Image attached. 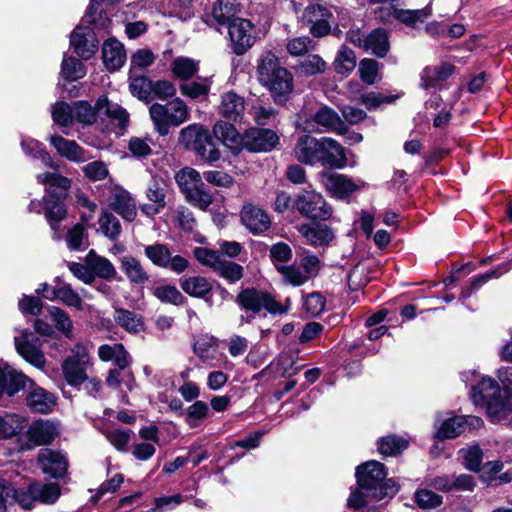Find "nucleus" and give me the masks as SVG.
I'll list each match as a JSON object with an SVG mask.
<instances>
[{
	"label": "nucleus",
	"mask_w": 512,
	"mask_h": 512,
	"mask_svg": "<svg viewBox=\"0 0 512 512\" xmlns=\"http://www.w3.org/2000/svg\"><path fill=\"white\" fill-rule=\"evenodd\" d=\"M295 151L297 159L308 165L321 163L330 169H343L348 162L344 147L330 137L317 139L303 135L298 139Z\"/></svg>",
	"instance_id": "nucleus-1"
},
{
	"label": "nucleus",
	"mask_w": 512,
	"mask_h": 512,
	"mask_svg": "<svg viewBox=\"0 0 512 512\" xmlns=\"http://www.w3.org/2000/svg\"><path fill=\"white\" fill-rule=\"evenodd\" d=\"M178 146L208 165H213L221 158V152L210 129L201 123H192L182 128L178 136Z\"/></svg>",
	"instance_id": "nucleus-2"
},
{
	"label": "nucleus",
	"mask_w": 512,
	"mask_h": 512,
	"mask_svg": "<svg viewBox=\"0 0 512 512\" xmlns=\"http://www.w3.org/2000/svg\"><path fill=\"white\" fill-rule=\"evenodd\" d=\"M356 478L358 487L365 490L374 500L391 498L398 492V486L392 479H386L385 468L378 461L372 460L358 466Z\"/></svg>",
	"instance_id": "nucleus-3"
},
{
	"label": "nucleus",
	"mask_w": 512,
	"mask_h": 512,
	"mask_svg": "<svg viewBox=\"0 0 512 512\" xmlns=\"http://www.w3.org/2000/svg\"><path fill=\"white\" fill-rule=\"evenodd\" d=\"M149 113L160 136H167L171 127H179L190 119V110L179 97L172 99L168 104L153 103L149 107Z\"/></svg>",
	"instance_id": "nucleus-4"
},
{
	"label": "nucleus",
	"mask_w": 512,
	"mask_h": 512,
	"mask_svg": "<svg viewBox=\"0 0 512 512\" xmlns=\"http://www.w3.org/2000/svg\"><path fill=\"white\" fill-rule=\"evenodd\" d=\"M236 300L242 309L254 314H259L262 310L274 316L288 312V307L281 305L270 292L255 287L242 289Z\"/></svg>",
	"instance_id": "nucleus-5"
},
{
	"label": "nucleus",
	"mask_w": 512,
	"mask_h": 512,
	"mask_svg": "<svg viewBox=\"0 0 512 512\" xmlns=\"http://www.w3.org/2000/svg\"><path fill=\"white\" fill-rule=\"evenodd\" d=\"M292 210L313 220H329L332 216V207L327 203L322 194L314 190L303 189L294 198Z\"/></svg>",
	"instance_id": "nucleus-6"
},
{
	"label": "nucleus",
	"mask_w": 512,
	"mask_h": 512,
	"mask_svg": "<svg viewBox=\"0 0 512 512\" xmlns=\"http://www.w3.org/2000/svg\"><path fill=\"white\" fill-rule=\"evenodd\" d=\"M91 358L85 345L77 343L71 349V354L62 363L64 379L71 386L81 385L88 379L87 369Z\"/></svg>",
	"instance_id": "nucleus-7"
},
{
	"label": "nucleus",
	"mask_w": 512,
	"mask_h": 512,
	"mask_svg": "<svg viewBox=\"0 0 512 512\" xmlns=\"http://www.w3.org/2000/svg\"><path fill=\"white\" fill-rule=\"evenodd\" d=\"M471 397L476 405L486 407L492 417H496L504 410V401L501 396L500 386L490 377H483L481 381L472 388Z\"/></svg>",
	"instance_id": "nucleus-8"
},
{
	"label": "nucleus",
	"mask_w": 512,
	"mask_h": 512,
	"mask_svg": "<svg viewBox=\"0 0 512 512\" xmlns=\"http://www.w3.org/2000/svg\"><path fill=\"white\" fill-rule=\"evenodd\" d=\"M278 144L279 136L274 130L264 127H251L244 132L241 147H237V151L233 149L232 152L237 154L240 149L250 153L271 152Z\"/></svg>",
	"instance_id": "nucleus-9"
},
{
	"label": "nucleus",
	"mask_w": 512,
	"mask_h": 512,
	"mask_svg": "<svg viewBox=\"0 0 512 512\" xmlns=\"http://www.w3.org/2000/svg\"><path fill=\"white\" fill-rule=\"evenodd\" d=\"M227 28L230 47L235 55L242 56L254 46L256 36L252 34V31L255 25L251 20L238 18L229 23Z\"/></svg>",
	"instance_id": "nucleus-10"
},
{
	"label": "nucleus",
	"mask_w": 512,
	"mask_h": 512,
	"mask_svg": "<svg viewBox=\"0 0 512 512\" xmlns=\"http://www.w3.org/2000/svg\"><path fill=\"white\" fill-rule=\"evenodd\" d=\"M325 220H313L300 225L298 231L314 247H328L335 238L333 229L323 223Z\"/></svg>",
	"instance_id": "nucleus-11"
},
{
	"label": "nucleus",
	"mask_w": 512,
	"mask_h": 512,
	"mask_svg": "<svg viewBox=\"0 0 512 512\" xmlns=\"http://www.w3.org/2000/svg\"><path fill=\"white\" fill-rule=\"evenodd\" d=\"M38 337L33 332L24 330L21 335L15 337L17 352L30 364L37 368L45 365V357L37 347Z\"/></svg>",
	"instance_id": "nucleus-12"
},
{
	"label": "nucleus",
	"mask_w": 512,
	"mask_h": 512,
	"mask_svg": "<svg viewBox=\"0 0 512 512\" xmlns=\"http://www.w3.org/2000/svg\"><path fill=\"white\" fill-rule=\"evenodd\" d=\"M37 181L45 185L44 196L47 198L67 199L69 197V190L72 186V180L57 172H44L37 175Z\"/></svg>",
	"instance_id": "nucleus-13"
},
{
	"label": "nucleus",
	"mask_w": 512,
	"mask_h": 512,
	"mask_svg": "<svg viewBox=\"0 0 512 512\" xmlns=\"http://www.w3.org/2000/svg\"><path fill=\"white\" fill-rule=\"evenodd\" d=\"M58 435L57 427L49 420H38L30 424L26 431L27 449L48 445Z\"/></svg>",
	"instance_id": "nucleus-14"
},
{
	"label": "nucleus",
	"mask_w": 512,
	"mask_h": 512,
	"mask_svg": "<svg viewBox=\"0 0 512 512\" xmlns=\"http://www.w3.org/2000/svg\"><path fill=\"white\" fill-rule=\"evenodd\" d=\"M240 218L241 223L254 235L268 230L271 226L268 214L263 209L250 203L243 205Z\"/></svg>",
	"instance_id": "nucleus-15"
},
{
	"label": "nucleus",
	"mask_w": 512,
	"mask_h": 512,
	"mask_svg": "<svg viewBox=\"0 0 512 512\" xmlns=\"http://www.w3.org/2000/svg\"><path fill=\"white\" fill-rule=\"evenodd\" d=\"M261 86L270 92L276 105L282 106L285 105L291 97L294 89V78L292 73L286 70V75L281 73Z\"/></svg>",
	"instance_id": "nucleus-16"
},
{
	"label": "nucleus",
	"mask_w": 512,
	"mask_h": 512,
	"mask_svg": "<svg viewBox=\"0 0 512 512\" xmlns=\"http://www.w3.org/2000/svg\"><path fill=\"white\" fill-rule=\"evenodd\" d=\"M102 60L109 72L120 70L126 62L124 45L115 37L106 39L102 45Z\"/></svg>",
	"instance_id": "nucleus-17"
},
{
	"label": "nucleus",
	"mask_w": 512,
	"mask_h": 512,
	"mask_svg": "<svg viewBox=\"0 0 512 512\" xmlns=\"http://www.w3.org/2000/svg\"><path fill=\"white\" fill-rule=\"evenodd\" d=\"M37 461L42 472L54 478L62 476L67 469L66 457L61 452L52 449H41Z\"/></svg>",
	"instance_id": "nucleus-18"
},
{
	"label": "nucleus",
	"mask_w": 512,
	"mask_h": 512,
	"mask_svg": "<svg viewBox=\"0 0 512 512\" xmlns=\"http://www.w3.org/2000/svg\"><path fill=\"white\" fill-rule=\"evenodd\" d=\"M456 71V66L450 62H441L437 66H426L420 74V87L423 90L435 88L437 83L448 80Z\"/></svg>",
	"instance_id": "nucleus-19"
},
{
	"label": "nucleus",
	"mask_w": 512,
	"mask_h": 512,
	"mask_svg": "<svg viewBox=\"0 0 512 512\" xmlns=\"http://www.w3.org/2000/svg\"><path fill=\"white\" fill-rule=\"evenodd\" d=\"M43 197V214L49 224L51 230L57 232L60 228L61 222L66 220L68 216V207L66 205L67 199Z\"/></svg>",
	"instance_id": "nucleus-20"
},
{
	"label": "nucleus",
	"mask_w": 512,
	"mask_h": 512,
	"mask_svg": "<svg viewBox=\"0 0 512 512\" xmlns=\"http://www.w3.org/2000/svg\"><path fill=\"white\" fill-rule=\"evenodd\" d=\"M287 68L283 67L280 59L272 51H266L258 60L257 77L260 85L265 84L281 73L286 75Z\"/></svg>",
	"instance_id": "nucleus-21"
},
{
	"label": "nucleus",
	"mask_w": 512,
	"mask_h": 512,
	"mask_svg": "<svg viewBox=\"0 0 512 512\" xmlns=\"http://www.w3.org/2000/svg\"><path fill=\"white\" fill-rule=\"evenodd\" d=\"M50 144L61 157L75 163L85 160V150L75 140L66 139L60 135H53Z\"/></svg>",
	"instance_id": "nucleus-22"
},
{
	"label": "nucleus",
	"mask_w": 512,
	"mask_h": 512,
	"mask_svg": "<svg viewBox=\"0 0 512 512\" xmlns=\"http://www.w3.org/2000/svg\"><path fill=\"white\" fill-rule=\"evenodd\" d=\"M322 176L328 181L327 187L335 194L337 198H349L356 190L358 185L347 175L323 172Z\"/></svg>",
	"instance_id": "nucleus-23"
},
{
	"label": "nucleus",
	"mask_w": 512,
	"mask_h": 512,
	"mask_svg": "<svg viewBox=\"0 0 512 512\" xmlns=\"http://www.w3.org/2000/svg\"><path fill=\"white\" fill-rule=\"evenodd\" d=\"M30 392L27 396V405L37 413L47 414L52 411L56 404L55 397L45 389L35 386H29Z\"/></svg>",
	"instance_id": "nucleus-24"
},
{
	"label": "nucleus",
	"mask_w": 512,
	"mask_h": 512,
	"mask_svg": "<svg viewBox=\"0 0 512 512\" xmlns=\"http://www.w3.org/2000/svg\"><path fill=\"white\" fill-rule=\"evenodd\" d=\"M364 48L378 58H384L390 50L389 35L385 28L373 29L364 39Z\"/></svg>",
	"instance_id": "nucleus-25"
},
{
	"label": "nucleus",
	"mask_w": 512,
	"mask_h": 512,
	"mask_svg": "<svg viewBox=\"0 0 512 512\" xmlns=\"http://www.w3.org/2000/svg\"><path fill=\"white\" fill-rule=\"evenodd\" d=\"M244 109V98L234 91H228L222 96L219 113L227 120L238 121L242 118Z\"/></svg>",
	"instance_id": "nucleus-26"
},
{
	"label": "nucleus",
	"mask_w": 512,
	"mask_h": 512,
	"mask_svg": "<svg viewBox=\"0 0 512 512\" xmlns=\"http://www.w3.org/2000/svg\"><path fill=\"white\" fill-rule=\"evenodd\" d=\"M109 207L127 222H132L136 218L137 210L135 202L130 193L123 188H120V192L115 194Z\"/></svg>",
	"instance_id": "nucleus-27"
},
{
	"label": "nucleus",
	"mask_w": 512,
	"mask_h": 512,
	"mask_svg": "<svg viewBox=\"0 0 512 512\" xmlns=\"http://www.w3.org/2000/svg\"><path fill=\"white\" fill-rule=\"evenodd\" d=\"M508 270L507 264H501L486 273L476 275L472 277L469 283L464 286L459 295V300L465 301L470 298L474 291L481 288L485 283H487L492 278L500 277L504 272Z\"/></svg>",
	"instance_id": "nucleus-28"
},
{
	"label": "nucleus",
	"mask_w": 512,
	"mask_h": 512,
	"mask_svg": "<svg viewBox=\"0 0 512 512\" xmlns=\"http://www.w3.org/2000/svg\"><path fill=\"white\" fill-rule=\"evenodd\" d=\"M120 267L131 284L143 285L149 280L148 273L145 271L140 261L132 255L121 257Z\"/></svg>",
	"instance_id": "nucleus-29"
},
{
	"label": "nucleus",
	"mask_w": 512,
	"mask_h": 512,
	"mask_svg": "<svg viewBox=\"0 0 512 512\" xmlns=\"http://www.w3.org/2000/svg\"><path fill=\"white\" fill-rule=\"evenodd\" d=\"M210 131L215 142L217 140L225 146H228V143L241 146L243 135L229 121H217Z\"/></svg>",
	"instance_id": "nucleus-30"
},
{
	"label": "nucleus",
	"mask_w": 512,
	"mask_h": 512,
	"mask_svg": "<svg viewBox=\"0 0 512 512\" xmlns=\"http://www.w3.org/2000/svg\"><path fill=\"white\" fill-rule=\"evenodd\" d=\"M238 6L237 0H218L213 5L212 17L217 24L229 26V23L239 18L236 16Z\"/></svg>",
	"instance_id": "nucleus-31"
},
{
	"label": "nucleus",
	"mask_w": 512,
	"mask_h": 512,
	"mask_svg": "<svg viewBox=\"0 0 512 512\" xmlns=\"http://www.w3.org/2000/svg\"><path fill=\"white\" fill-rule=\"evenodd\" d=\"M335 123H340L339 114L328 105H322L310 119H306V129L314 127V124L331 129Z\"/></svg>",
	"instance_id": "nucleus-32"
},
{
	"label": "nucleus",
	"mask_w": 512,
	"mask_h": 512,
	"mask_svg": "<svg viewBox=\"0 0 512 512\" xmlns=\"http://www.w3.org/2000/svg\"><path fill=\"white\" fill-rule=\"evenodd\" d=\"M333 66L337 74L348 76L356 67L355 52L350 47L342 45L337 52Z\"/></svg>",
	"instance_id": "nucleus-33"
},
{
	"label": "nucleus",
	"mask_w": 512,
	"mask_h": 512,
	"mask_svg": "<svg viewBox=\"0 0 512 512\" xmlns=\"http://www.w3.org/2000/svg\"><path fill=\"white\" fill-rule=\"evenodd\" d=\"M182 290L196 298H204L212 290V285L202 276L188 277L180 281Z\"/></svg>",
	"instance_id": "nucleus-34"
},
{
	"label": "nucleus",
	"mask_w": 512,
	"mask_h": 512,
	"mask_svg": "<svg viewBox=\"0 0 512 512\" xmlns=\"http://www.w3.org/2000/svg\"><path fill=\"white\" fill-rule=\"evenodd\" d=\"M30 493L34 495L37 501L53 504L60 496V487L56 483L33 482L30 484Z\"/></svg>",
	"instance_id": "nucleus-35"
},
{
	"label": "nucleus",
	"mask_w": 512,
	"mask_h": 512,
	"mask_svg": "<svg viewBox=\"0 0 512 512\" xmlns=\"http://www.w3.org/2000/svg\"><path fill=\"white\" fill-rule=\"evenodd\" d=\"M465 432L464 416H454L445 419L437 429L436 437L438 439H452Z\"/></svg>",
	"instance_id": "nucleus-36"
},
{
	"label": "nucleus",
	"mask_w": 512,
	"mask_h": 512,
	"mask_svg": "<svg viewBox=\"0 0 512 512\" xmlns=\"http://www.w3.org/2000/svg\"><path fill=\"white\" fill-rule=\"evenodd\" d=\"M33 326L38 335L48 338H56L59 333L70 337L72 332V322H34Z\"/></svg>",
	"instance_id": "nucleus-37"
},
{
	"label": "nucleus",
	"mask_w": 512,
	"mask_h": 512,
	"mask_svg": "<svg viewBox=\"0 0 512 512\" xmlns=\"http://www.w3.org/2000/svg\"><path fill=\"white\" fill-rule=\"evenodd\" d=\"M87 73L86 66L76 57L64 58L61 64V75L66 82H74L83 78Z\"/></svg>",
	"instance_id": "nucleus-38"
},
{
	"label": "nucleus",
	"mask_w": 512,
	"mask_h": 512,
	"mask_svg": "<svg viewBox=\"0 0 512 512\" xmlns=\"http://www.w3.org/2000/svg\"><path fill=\"white\" fill-rule=\"evenodd\" d=\"M182 193L187 202L202 211H206L213 203V195L205 189V186L186 188Z\"/></svg>",
	"instance_id": "nucleus-39"
},
{
	"label": "nucleus",
	"mask_w": 512,
	"mask_h": 512,
	"mask_svg": "<svg viewBox=\"0 0 512 512\" xmlns=\"http://www.w3.org/2000/svg\"><path fill=\"white\" fill-rule=\"evenodd\" d=\"M171 70L175 78L187 81L198 72V65L191 58L177 57L172 62Z\"/></svg>",
	"instance_id": "nucleus-40"
},
{
	"label": "nucleus",
	"mask_w": 512,
	"mask_h": 512,
	"mask_svg": "<svg viewBox=\"0 0 512 512\" xmlns=\"http://www.w3.org/2000/svg\"><path fill=\"white\" fill-rule=\"evenodd\" d=\"M18 308L24 317H35L34 320H41L39 316L42 314L44 303L37 295L23 294L18 301Z\"/></svg>",
	"instance_id": "nucleus-41"
},
{
	"label": "nucleus",
	"mask_w": 512,
	"mask_h": 512,
	"mask_svg": "<svg viewBox=\"0 0 512 512\" xmlns=\"http://www.w3.org/2000/svg\"><path fill=\"white\" fill-rule=\"evenodd\" d=\"M99 225L102 233L111 241H117L122 227L120 221L110 211L104 210L99 217Z\"/></svg>",
	"instance_id": "nucleus-42"
},
{
	"label": "nucleus",
	"mask_w": 512,
	"mask_h": 512,
	"mask_svg": "<svg viewBox=\"0 0 512 512\" xmlns=\"http://www.w3.org/2000/svg\"><path fill=\"white\" fill-rule=\"evenodd\" d=\"M146 257L155 265L161 268H168L171 252L166 244L155 243L145 247Z\"/></svg>",
	"instance_id": "nucleus-43"
},
{
	"label": "nucleus",
	"mask_w": 512,
	"mask_h": 512,
	"mask_svg": "<svg viewBox=\"0 0 512 512\" xmlns=\"http://www.w3.org/2000/svg\"><path fill=\"white\" fill-rule=\"evenodd\" d=\"M295 68L305 76H315L323 74L326 71L327 64L319 55L310 54Z\"/></svg>",
	"instance_id": "nucleus-44"
},
{
	"label": "nucleus",
	"mask_w": 512,
	"mask_h": 512,
	"mask_svg": "<svg viewBox=\"0 0 512 512\" xmlns=\"http://www.w3.org/2000/svg\"><path fill=\"white\" fill-rule=\"evenodd\" d=\"M155 81L146 75L138 76L130 84V91L134 96L145 103H149Z\"/></svg>",
	"instance_id": "nucleus-45"
},
{
	"label": "nucleus",
	"mask_w": 512,
	"mask_h": 512,
	"mask_svg": "<svg viewBox=\"0 0 512 512\" xmlns=\"http://www.w3.org/2000/svg\"><path fill=\"white\" fill-rule=\"evenodd\" d=\"M217 347V339L209 335L198 336L193 344L194 353L204 362L213 360L214 355L210 354L211 350Z\"/></svg>",
	"instance_id": "nucleus-46"
},
{
	"label": "nucleus",
	"mask_w": 512,
	"mask_h": 512,
	"mask_svg": "<svg viewBox=\"0 0 512 512\" xmlns=\"http://www.w3.org/2000/svg\"><path fill=\"white\" fill-rule=\"evenodd\" d=\"M154 296L162 303H169L176 306L184 305L187 301L181 292L173 285H162L154 289Z\"/></svg>",
	"instance_id": "nucleus-47"
},
{
	"label": "nucleus",
	"mask_w": 512,
	"mask_h": 512,
	"mask_svg": "<svg viewBox=\"0 0 512 512\" xmlns=\"http://www.w3.org/2000/svg\"><path fill=\"white\" fill-rule=\"evenodd\" d=\"M89 267L93 271V281L95 280V276L105 280H111L117 275L116 269L111 261L102 256L93 259V261H89Z\"/></svg>",
	"instance_id": "nucleus-48"
},
{
	"label": "nucleus",
	"mask_w": 512,
	"mask_h": 512,
	"mask_svg": "<svg viewBox=\"0 0 512 512\" xmlns=\"http://www.w3.org/2000/svg\"><path fill=\"white\" fill-rule=\"evenodd\" d=\"M23 419L16 414L0 417V439H8L21 431Z\"/></svg>",
	"instance_id": "nucleus-49"
},
{
	"label": "nucleus",
	"mask_w": 512,
	"mask_h": 512,
	"mask_svg": "<svg viewBox=\"0 0 512 512\" xmlns=\"http://www.w3.org/2000/svg\"><path fill=\"white\" fill-rule=\"evenodd\" d=\"M408 447V441L396 436L383 437L378 443L382 455L395 456Z\"/></svg>",
	"instance_id": "nucleus-50"
},
{
	"label": "nucleus",
	"mask_w": 512,
	"mask_h": 512,
	"mask_svg": "<svg viewBox=\"0 0 512 512\" xmlns=\"http://www.w3.org/2000/svg\"><path fill=\"white\" fill-rule=\"evenodd\" d=\"M215 272H218L221 277L228 280L230 283H235L243 277V267L232 261L221 260L216 266Z\"/></svg>",
	"instance_id": "nucleus-51"
},
{
	"label": "nucleus",
	"mask_w": 512,
	"mask_h": 512,
	"mask_svg": "<svg viewBox=\"0 0 512 512\" xmlns=\"http://www.w3.org/2000/svg\"><path fill=\"white\" fill-rule=\"evenodd\" d=\"M358 72L363 83L373 85L378 76L379 63L372 58H363L359 62Z\"/></svg>",
	"instance_id": "nucleus-52"
},
{
	"label": "nucleus",
	"mask_w": 512,
	"mask_h": 512,
	"mask_svg": "<svg viewBox=\"0 0 512 512\" xmlns=\"http://www.w3.org/2000/svg\"><path fill=\"white\" fill-rule=\"evenodd\" d=\"M75 119L83 125H92L96 122L97 115L95 108L86 100H80L74 103Z\"/></svg>",
	"instance_id": "nucleus-53"
},
{
	"label": "nucleus",
	"mask_w": 512,
	"mask_h": 512,
	"mask_svg": "<svg viewBox=\"0 0 512 512\" xmlns=\"http://www.w3.org/2000/svg\"><path fill=\"white\" fill-rule=\"evenodd\" d=\"M91 30L92 29L90 26L84 27L78 25L70 35V45L73 47L75 53L81 58L83 57V55H86L84 50L88 43L87 35L90 33Z\"/></svg>",
	"instance_id": "nucleus-54"
},
{
	"label": "nucleus",
	"mask_w": 512,
	"mask_h": 512,
	"mask_svg": "<svg viewBox=\"0 0 512 512\" xmlns=\"http://www.w3.org/2000/svg\"><path fill=\"white\" fill-rule=\"evenodd\" d=\"M326 306V299L320 292H313L304 298L303 309L311 317L319 316Z\"/></svg>",
	"instance_id": "nucleus-55"
},
{
	"label": "nucleus",
	"mask_w": 512,
	"mask_h": 512,
	"mask_svg": "<svg viewBox=\"0 0 512 512\" xmlns=\"http://www.w3.org/2000/svg\"><path fill=\"white\" fill-rule=\"evenodd\" d=\"M464 460V465L471 471H479L482 463V450L479 446L473 445L459 451Z\"/></svg>",
	"instance_id": "nucleus-56"
},
{
	"label": "nucleus",
	"mask_w": 512,
	"mask_h": 512,
	"mask_svg": "<svg viewBox=\"0 0 512 512\" xmlns=\"http://www.w3.org/2000/svg\"><path fill=\"white\" fill-rule=\"evenodd\" d=\"M209 414V407L204 401H195L187 408L186 423L190 427H196L198 421L204 419Z\"/></svg>",
	"instance_id": "nucleus-57"
},
{
	"label": "nucleus",
	"mask_w": 512,
	"mask_h": 512,
	"mask_svg": "<svg viewBox=\"0 0 512 512\" xmlns=\"http://www.w3.org/2000/svg\"><path fill=\"white\" fill-rule=\"evenodd\" d=\"M82 171L84 176L92 182L103 180L109 174L106 164L101 160L89 162L82 168Z\"/></svg>",
	"instance_id": "nucleus-58"
},
{
	"label": "nucleus",
	"mask_w": 512,
	"mask_h": 512,
	"mask_svg": "<svg viewBox=\"0 0 512 512\" xmlns=\"http://www.w3.org/2000/svg\"><path fill=\"white\" fill-rule=\"evenodd\" d=\"M296 358L290 352H283L279 355L276 368L278 372L284 377H291L296 375L300 370L299 367L295 366Z\"/></svg>",
	"instance_id": "nucleus-59"
},
{
	"label": "nucleus",
	"mask_w": 512,
	"mask_h": 512,
	"mask_svg": "<svg viewBox=\"0 0 512 512\" xmlns=\"http://www.w3.org/2000/svg\"><path fill=\"white\" fill-rule=\"evenodd\" d=\"M83 20L86 21L91 27V29H96L98 32L101 30L105 31L106 33H109V29L111 27L112 21L107 16L106 11L102 8V6L99 8L96 14H93L91 16L87 15V12L85 13Z\"/></svg>",
	"instance_id": "nucleus-60"
},
{
	"label": "nucleus",
	"mask_w": 512,
	"mask_h": 512,
	"mask_svg": "<svg viewBox=\"0 0 512 512\" xmlns=\"http://www.w3.org/2000/svg\"><path fill=\"white\" fill-rule=\"evenodd\" d=\"M53 121L62 126L68 127L73 121V113L70 105L66 102H57L52 111Z\"/></svg>",
	"instance_id": "nucleus-61"
},
{
	"label": "nucleus",
	"mask_w": 512,
	"mask_h": 512,
	"mask_svg": "<svg viewBox=\"0 0 512 512\" xmlns=\"http://www.w3.org/2000/svg\"><path fill=\"white\" fill-rule=\"evenodd\" d=\"M132 431L129 429H115L106 432L108 441L118 450L126 451Z\"/></svg>",
	"instance_id": "nucleus-62"
},
{
	"label": "nucleus",
	"mask_w": 512,
	"mask_h": 512,
	"mask_svg": "<svg viewBox=\"0 0 512 512\" xmlns=\"http://www.w3.org/2000/svg\"><path fill=\"white\" fill-rule=\"evenodd\" d=\"M63 304L77 309L82 308L83 301L79 294L73 290L70 284L58 287V298Z\"/></svg>",
	"instance_id": "nucleus-63"
},
{
	"label": "nucleus",
	"mask_w": 512,
	"mask_h": 512,
	"mask_svg": "<svg viewBox=\"0 0 512 512\" xmlns=\"http://www.w3.org/2000/svg\"><path fill=\"white\" fill-rule=\"evenodd\" d=\"M415 500L422 509H431L442 503V497L431 490L422 489L416 492Z\"/></svg>",
	"instance_id": "nucleus-64"
}]
</instances>
